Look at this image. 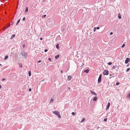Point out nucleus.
Segmentation results:
<instances>
[{"label":"nucleus","instance_id":"obj_13","mask_svg":"<svg viewBox=\"0 0 130 130\" xmlns=\"http://www.w3.org/2000/svg\"><path fill=\"white\" fill-rule=\"evenodd\" d=\"M86 119L85 118H83L81 121V122L83 123L85 121Z\"/></svg>","mask_w":130,"mask_h":130},{"label":"nucleus","instance_id":"obj_46","mask_svg":"<svg viewBox=\"0 0 130 130\" xmlns=\"http://www.w3.org/2000/svg\"><path fill=\"white\" fill-rule=\"evenodd\" d=\"M1 85L0 84V88L1 89Z\"/></svg>","mask_w":130,"mask_h":130},{"label":"nucleus","instance_id":"obj_29","mask_svg":"<svg viewBox=\"0 0 130 130\" xmlns=\"http://www.w3.org/2000/svg\"><path fill=\"white\" fill-rule=\"evenodd\" d=\"M112 63L111 62H108V64L109 65H111V64Z\"/></svg>","mask_w":130,"mask_h":130},{"label":"nucleus","instance_id":"obj_23","mask_svg":"<svg viewBox=\"0 0 130 130\" xmlns=\"http://www.w3.org/2000/svg\"><path fill=\"white\" fill-rule=\"evenodd\" d=\"M71 114L72 115L74 116H75L76 115V113H75L73 112H72Z\"/></svg>","mask_w":130,"mask_h":130},{"label":"nucleus","instance_id":"obj_15","mask_svg":"<svg viewBox=\"0 0 130 130\" xmlns=\"http://www.w3.org/2000/svg\"><path fill=\"white\" fill-rule=\"evenodd\" d=\"M8 58V55L6 56L4 58V60H6Z\"/></svg>","mask_w":130,"mask_h":130},{"label":"nucleus","instance_id":"obj_41","mask_svg":"<svg viewBox=\"0 0 130 130\" xmlns=\"http://www.w3.org/2000/svg\"><path fill=\"white\" fill-rule=\"evenodd\" d=\"M113 32H111L110 33V35H112L113 34Z\"/></svg>","mask_w":130,"mask_h":130},{"label":"nucleus","instance_id":"obj_28","mask_svg":"<svg viewBox=\"0 0 130 130\" xmlns=\"http://www.w3.org/2000/svg\"><path fill=\"white\" fill-rule=\"evenodd\" d=\"M130 70V68H128L126 70V72H127L129 70Z\"/></svg>","mask_w":130,"mask_h":130},{"label":"nucleus","instance_id":"obj_17","mask_svg":"<svg viewBox=\"0 0 130 130\" xmlns=\"http://www.w3.org/2000/svg\"><path fill=\"white\" fill-rule=\"evenodd\" d=\"M117 67V66H114L112 67V68L113 69H115Z\"/></svg>","mask_w":130,"mask_h":130},{"label":"nucleus","instance_id":"obj_20","mask_svg":"<svg viewBox=\"0 0 130 130\" xmlns=\"http://www.w3.org/2000/svg\"><path fill=\"white\" fill-rule=\"evenodd\" d=\"M59 55H57L55 57V59H57L59 57Z\"/></svg>","mask_w":130,"mask_h":130},{"label":"nucleus","instance_id":"obj_26","mask_svg":"<svg viewBox=\"0 0 130 130\" xmlns=\"http://www.w3.org/2000/svg\"><path fill=\"white\" fill-rule=\"evenodd\" d=\"M96 27H94V29H93V31L94 32H95V31H96Z\"/></svg>","mask_w":130,"mask_h":130},{"label":"nucleus","instance_id":"obj_8","mask_svg":"<svg viewBox=\"0 0 130 130\" xmlns=\"http://www.w3.org/2000/svg\"><path fill=\"white\" fill-rule=\"evenodd\" d=\"M72 78V76H71L69 75L68 77L67 80H70Z\"/></svg>","mask_w":130,"mask_h":130},{"label":"nucleus","instance_id":"obj_48","mask_svg":"<svg viewBox=\"0 0 130 130\" xmlns=\"http://www.w3.org/2000/svg\"><path fill=\"white\" fill-rule=\"evenodd\" d=\"M68 89L69 90H70V87H69L68 88Z\"/></svg>","mask_w":130,"mask_h":130},{"label":"nucleus","instance_id":"obj_25","mask_svg":"<svg viewBox=\"0 0 130 130\" xmlns=\"http://www.w3.org/2000/svg\"><path fill=\"white\" fill-rule=\"evenodd\" d=\"M125 44L123 43V45H122L121 47H122V48H123V47H124L125 46Z\"/></svg>","mask_w":130,"mask_h":130},{"label":"nucleus","instance_id":"obj_21","mask_svg":"<svg viewBox=\"0 0 130 130\" xmlns=\"http://www.w3.org/2000/svg\"><path fill=\"white\" fill-rule=\"evenodd\" d=\"M10 23H9L6 26V27L7 28H8V27H10Z\"/></svg>","mask_w":130,"mask_h":130},{"label":"nucleus","instance_id":"obj_44","mask_svg":"<svg viewBox=\"0 0 130 130\" xmlns=\"http://www.w3.org/2000/svg\"><path fill=\"white\" fill-rule=\"evenodd\" d=\"M42 38H41L40 39V40H42Z\"/></svg>","mask_w":130,"mask_h":130},{"label":"nucleus","instance_id":"obj_33","mask_svg":"<svg viewBox=\"0 0 130 130\" xmlns=\"http://www.w3.org/2000/svg\"><path fill=\"white\" fill-rule=\"evenodd\" d=\"M46 15H44L42 16V17H46Z\"/></svg>","mask_w":130,"mask_h":130},{"label":"nucleus","instance_id":"obj_39","mask_svg":"<svg viewBox=\"0 0 130 130\" xmlns=\"http://www.w3.org/2000/svg\"><path fill=\"white\" fill-rule=\"evenodd\" d=\"M29 91L30 92L31 91V89L30 88H29Z\"/></svg>","mask_w":130,"mask_h":130},{"label":"nucleus","instance_id":"obj_32","mask_svg":"<svg viewBox=\"0 0 130 130\" xmlns=\"http://www.w3.org/2000/svg\"><path fill=\"white\" fill-rule=\"evenodd\" d=\"M128 97L130 98V92L129 93L128 95Z\"/></svg>","mask_w":130,"mask_h":130},{"label":"nucleus","instance_id":"obj_16","mask_svg":"<svg viewBox=\"0 0 130 130\" xmlns=\"http://www.w3.org/2000/svg\"><path fill=\"white\" fill-rule=\"evenodd\" d=\"M20 19H19V20H18V21H17V23H16V25H18V24H19V23L20 22Z\"/></svg>","mask_w":130,"mask_h":130},{"label":"nucleus","instance_id":"obj_2","mask_svg":"<svg viewBox=\"0 0 130 130\" xmlns=\"http://www.w3.org/2000/svg\"><path fill=\"white\" fill-rule=\"evenodd\" d=\"M21 54H22V55L24 57H27V53L26 52H21Z\"/></svg>","mask_w":130,"mask_h":130},{"label":"nucleus","instance_id":"obj_45","mask_svg":"<svg viewBox=\"0 0 130 130\" xmlns=\"http://www.w3.org/2000/svg\"><path fill=\"white\" fill-rule=\"evenodd\" d=\"M61 73H63V71L62 70L61 71Z\"/></svg>","mask_w":130,"mask_h":130},{"label":"nucleus","instance_id":"obj_4","mask_svg":"<svg viewBox=\"0 0 130 130\" xmlns=\"http://www.w3.org/2000/svg\"><path fill=\"white\" fill-rule=\"evenodd\" d=\"M102 75L101 74H100L99 75V77L98 82V83H100L101 82V78H102Z\"/></svg>","mask_w":130,"mask_h":130},{"label":"nucleus","instance_id":"obj_47","mask_svg":"<svg viewBox=\"0 0 130 130\" xmlns=\"http://www.w3.org/2000/svg\"><path fill=\"white\" fill-rule=\"evenodd\" d=\"M68 71V70H67V71L65 70V71H65V72H66L67 71Z\"/></svg>","mask_w":130,"mask_h":130},{"label":"nucleus","instance_id":"obj_42","mask_svg":"<svg viewBox=\"0 0 130 130\" xmlns=\"http://www.w3.org/2000/svg\"><path fill=\"white\" fill-rule=\"evenodd\" d=\"M25 44H24L23 46V48H24L25 47Z\"/></svg>","mask_w":130,"mask_h":130},{"label":"nucleus","instance_id":"obj_1","mask_svg":"<svg viewBox=\"0 0 130 130\" xmlns=\"http://www.w3.org/2000/svg\"><path fill=\"white\" fill-rule=\"evenodd\" d=\"M52 112L53 113L56 115L59 118H61V116L59 111H53Z\"/></svg>","mask_w":130,"mask_h":130},{"label":"nucleus","instance_id":"obj_49","mask_svg":"<svg viewBox=\"0 0 130 130\" xmlns=\"http://www.w3.org/2000/svg\"><path fill=\"white\" fill-rule=\"evenodd\" d=\"M123 43L125 44V42H124Z\"/></svg>","mask_w":130,"mask_h":130},{"label":"nucleus","instance_id":"obj_43","mask_svg":"<svg viewBox=\"0 0 130 130\" xmlns=\"http://www.w3.org/2000/svg\"><path fill=\"white\" fill-rule=\"evenodd\" d=\"M11 25H12L13 24V22H12V21L11 22Z\"/></svg>","mask_w":130,"mask_h":130},{"label":"nucleus","instance_id":"obj_50","mask_svg":"<svg viewBox=\"0 0 130 130\" xmlns=\"http://www.w3.org/2000/svg\"><path fill=\"white\" fill-rule=\"evenodd\" d=\"M2 64H0V66H2Z\"/></svg>","mask_w":130,"mask_h":130},{"label":"nucleus","instance_id":"obj_31","mask_svg":"<svg viewBox=\"0 0 130 130\" xmlns=\"http://www.w3.org/2000/svg\"><path fill=\"white\" fill-rule=\"evenodd\" d=\"M119 84V83H118V82H117V83H116V85H118Z\"/></svg>","mask_w":130,"mask_h":130},{"label":"nucleus","instance_id":"obj_24","mask_svg":"<svg viewBox=\"0 0 130 130\" xmlns=\"http://www.w3.org/2000/svg\"><path fill=\"white\" fill-rule=\"evenodd\" d=\"M54 101V100L53 99H51L50 100V103L51 102L53 103Z\"/></svg>","mask_w":130,"mask_h":130},{"label":"nucleus","instance_id":"obj_35","mask_svg":"<svg viewBox=\"0 0 130 130\" xmlns=\"http://www.w3.org/2000/svg\"><path fill=\"white\" fill-rule=\"evenodd\" d=\"M41 60H39L38 61V63H40L41 62Z\"/></svg>","mask_w":130,"mask_h":130},{"label":"nucleus","instance_id":"obj_9","mask_svg":"<svg viewBox=\"0 0 130 130\" xmlns=\"http://www.w3.org/2000/svg\"><path fill=\"white\" fill-rule=\"evenodd\" d=\"M89 70L88 69H87L85 70L84 71V72H86L87 73H88L89 72Z\"/></svg>","mask_w":130,"mask_h":130},{"label":"nucleus","instance_id":"obj_14","mask_svg":"<svg viewBox=\"0 0 130 130\" xmlns=\"http://www.w3.org/2000/svg\"><path fill=\"white\" fill-rule=\"evenodd\" d=\"M28 11V8L27 7H26V9L25 11V12H27Z\"/></svg>","mask_w":130,"mask_h":130},{"label":"nucleus","instance_id":"obj_40","mask_svg":"<svg viewBox=\"0 0 130 130\" xmlns=\"http://www.w3.org/2000/svg\"><path fill=\"white\" fill-rule=\"evenodd\" d=\"M6 80V79L5 78H4L3 79H2V80L3 81H4V80Z\"/></svg>","mask_w":130,"mask_h":130},{"label":"nucleus","instance_id":"obj_38","mask_svg":"<svg viewBox=\"0 0 130 130\" xmlns=\"http://www.w3.org/2000/svg\"><path fill=\"white\" fill-rule=\"evenodd\" d=\"M48 59V60L50 61H51V58H49Z\"/></svg>","mask_w":130,"mask_h":130},{"label":"nucleus","instance_id":"obj_11","mask_svg":"<svg viewBox=\"0 0 130 130\" xmlns=\"http://www.w3.org/2000/svg\"><path fill=\"white\" fill-rule=\"evenodd\" d=\"M121 15L120 13L118 14V18L119 19H121Z\"/></svg>","mask_w":130,"mask_h":130},{"label":"nucleus","instance_id":"obj_7","mask_svg":"<svg viewBox=\"0 0 130 130\" xmlns=\"http://www.w3.org/2000/svg\"><path fill=\"white\" fill-rule=\"evenodd\" d=\"M90 91L92 94H93L94 95H97V94L94 91Z\"/></svg>","mask_w":130,"mask_h":130},{"label":"nucleus","instance_id":"obj_34","mask_svg":"<svg viewBox=\"0 0 130 130\" xmlns=\"http://www.w3.org/2000/svg\"><path fill=\"white\" fill-rule=\"evenodd\" d=\"M47 51H48L47 50V49H45V50H44V52H47Z\"/></svg>","mask_w":130,"mask_h":130},{"label":"nucleus","instance_id":"obj_12","mask_svg":"<svg viewBox=\"0 0 130 130\" xmlns=\"http://www.w3.org/2000/svg\"><path fill=\"white\" fill-rule=\"evenodd\" d=\"M19 64L20 68H22V67L23 66L21 63H19Z\"/></svg>","mask_w":130,"mask_h":130},{"label":"nucleus","instance_id":"obj_5","mask_svg":"<svg viewBox=\"0 0 130 130\" xmlns=\"http://www.w3.org/2000/svg\"><path fill=\"white\" fill-rule=\"evenodd\" d=\"M130 59L129 58H126L125 61V63L126 64L127 63L130 61Z\"/></svg>","mask_w":130,"mask_h":130},{"label":"nucleus","instance_id":"obj_22","mask_svg":"<svg viewBox=\"0 0 130 130\" xmlns=\"http://www.w3.org/2000/svg\"><path fill=\"white\" fill-rule=\"evenodd\" d=\"M28 74L29 76H30L31 75V72L30 71L28 72Z\"/></svg>","mask_w":130,"mask_h":130},{"label":"nucleus","instance_id":"obj_10","mask_svg":"<svg viewBox=\"0 0 130 130\" xmlns=\"http://www.w3.org/2000/svg\"><path fill=\"white\" fill-rule=\"evenodd\" d=\"M97 98V96H95L93 99V101H96Z\"/></svg>","mask_w":130,"mask_h":130},{"label":"nucleus","instance_id":"obj_18","mask_svg":"<svg viewBox=\"0 0 130 130\" xmlns=\"http://www.w3.org/2000/svg\"><path fill=\"white\" fill-rule=\"evenodd\" d=\"M15 35L14 34L12 35L11 37V39H12L13 38L15 37Z\"/></svg>","mask_w":130,"mask_h":130},{"label":"nucleus","instance_id":"obj_37","mask_svg":"<svg viewBox=\"0 0 130 130\" xmlns=\"http://www.w3.org/2000/svg\"><path fill=\"white\" fill-rule=\"evenodd\" d=\"M99 28H100V27H96V29H97L98 30L99 29Z\"/></svg>","mask_w":130,"mask_h":130},{"label":"nucleus","instance_id":"obj_27","mask_svg":"<svg viewBox=\"0 0 130 130\" xmlns=\"http://www.w3.org/2000/svg\"><path fill=\"white\" fill-rule=\"evenodd\" d=\"M107 118H105L104 120V121H105V122H106L107 121Z\"/></svg>","mask_w":130,"mask_h":130},{"label":"nucleus","instance_id":"obj_19","mask_svg":"<svg viewBox=\"0 0 130 130\" xmlns=\"http://www.w3.org/2000/svg\"><path fill=\"white\" fill-rule=\"evenodd\" d=\"M56 47L57 49L59 48V44H57L56 45Z\"/></svg>","mask_w":130,"mask_h":130},{"label":"nucleus","instance_id":"obj_6","mask_svg":"<svg viewBox=\"0 0 130 130\" xmlns=\"http://www.w3.org/2000/svg\"><path fill=\"white\" fill-rule=\"evenodd\" d=\"M110 103L109 102L108 103V104L107 105V107H106V110H107L110 107Z\"/></svg>","mask_w":130,"mask_h":130},{"label":"nucleus","instance_id":"obj_36","mask_svg":"<svg viewBox=\"0 0 130 130\" xmlns=\"http://www.w3.org/2000/svg\"><path fill=\"white\" fill-rule=\"evenodd\" d=\"M23 21H24L25 20V17L23 18Z\"/></svg>","mask_w":130,"mask_h":130},{"label":"nucleus","instance_id":"obj_3","mask_svg":"<svg viewBox=\"0 0 130 130\" xmlns=\"http://www.w3.org/2000/svg\"><path fill=\"white\" fill-rule=\"evenodd\" d=\"M103 73L104 75H107L108 74V71L106 70H105L104 71Z\"/></svg>","mask_w":130,"mask_h":130},{"label":"nucleus","instance_id":"obj_30","mask_svg":"<svg viewBox=\"0 0 130 130\" xmlns=\"http://www.w3.org/2000/svg\"><path fill=\"white\" fill-rule=\"evenodd\" d=\"M7 28V27H6V26H4V27L3 28V29H6Z\"/></svg>","mask_w":130,"mask_h":130}]
</instances>
